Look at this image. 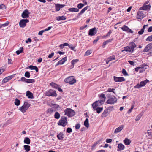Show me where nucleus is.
<instances>
[{
  "label": "nucleus",
  "instance_id": "nucleus-1",
  "mask_svg": "<svg viewBox=\"0 0 152 152\" xmlns=\"http://www.w3.org/2000/svg\"><path fill=\"white\" fill-rule=\"evenodd\" d=\"M136 47V45L134 43L131 42L129 44L128 46L124 47V50L122 51H126L132 53L134 50V48Z\"/></svg>",
  "mask_w": 152,
  "mask_h": 152
},
{
  "label": "nucleus",
  "instance_id": "nucleus-2",
  "mask_svg": "<svg viewBox=\"0 0 152 152\" xmlns=\"http://www.w3.org/2000/svg\"><path fill=\"white\" fill-rule=\"evenodd\" d=\"M67 118L66 117H62L58 123V125L65 127L68 123L67 122Z\"/></svg>",
  "mask_w": 152,
  "mask_h": 152
},
{
  "label": "nucleus",
  "instance_id": "nucleus-3",
  "mask_svg": "<svg viewBox=\"0 0 152 152\" xmlns=\"http://www.w3.org/2000/svg\"><path fill=\"white\" fill-rule=\"evenodd\" d=\"M65 115H66L69 117L74 116L75 113L74 110L70 108H66L64 111Z\"/></svg>",
  "mask_w": 152,
  "mask_h": 152
},
{
  "label": "nucleus",
  "instance_id": "nucleus-4",
  "mask_svg": "<svg viewBox=\"0 0 152 152\" xmlns=\"http://www.w3.org/2000/svg\"><path fill=\"white\" fill-rule=\"evenodd\" d=\"M30 106V104L28 102H24L23 105L20 107L19 110L23 113H24L28 110Z\"/></svg>",
  "mask_w": 152,
  "mask_h": 152
},
{
  "label": "nucleus",
  "instance_id": "nucleus-5",
  "mask_svg": "<svg viewBox=\"0 0 152 152\" xmlns=\"http://www.w3.org/2000/svg\"><path fill=\"white\" fill-rule=\"evenodd\" d=\"M64 81L66 83H69V84L73 85L76 82V80L74 77L70 76L65 79Z\"/></svg>",
  "mask_w": 152,
  "mask_h": 152
},
{
  "label": "nucleus",
  "instance_id": "nucleus-6",
  "mask_svg": "<svg viewBox=\"0 0 152 152\" xmlns=\"http://www.w3.org/2000/svg\"><path fill=\"white\" fill-rule=\"evenodd\" d=\"M103 102V101L102 100L95 101L92 104L93 109L94 110H95L96 109L98 108V107L100 106Z\"/></svg>",
  "mask_w": 152,
  "mask_h": 152
},
{
  "label": "nucleus",
  "instance_id": "nucleus-7",
  "mask_svg": "<svg viewBox=\"0 0 152 152\" xmlns=\"http://www.w3.org/2000/svg\"><path fill=\"white\" fill-rule=\"evenodd\" d=\"M107 96L109 98L106 101V102L107 104H114L117 102V99L115 97H110L109 96Z\"/></svg>",
  "mask_w": 152,
  "mask_h": 152
},
{
  "label": "nucleus",
  "instance_id": "nucleus-8",
  "mask_svg": "<svg viewBox=\"0 0 152 152\" xmlns=\"http://www.w3.org/2000/svg\"><path fill=\"white\" fill-rule=\"evenodd\" d=\"M46 95L48 96H51L56 97L57 94L56 93V91L50 89L46 93Z\"/></svg>",
  "mask_w": 152,
  "mask_h": 152
},
{
  "label": "nucleus",
  "instance_id": "nucleus-9",
  "mask_svg": "<svg viewBox=\"0 0 152 152\" xmlns=\"http://www.w3.org/2000/svg\"><path fill=\"white\" fill-rule=\"evenodd\" d=\"M28 22L29 20L27 19L21 20L19 23L20 27L22 28L26 26V23Z\"/></svg>",
  "mask_w": 152,
  "mask_h": 152
},
{
  "label": "nucleus",
  "instance_id": "nucleus-10",
  "mask_svg": "<svg viewBox=\"0 0 152 152\" xmlns=\"http://www.w3.org/2000/svg\"><path fill=\"white\" fill-rule=\"evenodd\" d=\"M121 29L124 31H126L128 33H133V32L132 31L131 29L129 28L126 26L124 25L121 28Z\"/></svg>",
  "mask_w": 152,
  "mask_h": 152
},
{
  "label": "nucleus",
  "instance_id": "nucleus-11",
  "mask_svg": "<svg viewBox=\"0 0 152 152\" xmlns=\"http://www.w3.org/2000/svg\"><path fill=\"white\" fill-rule=\"evenodd\" d=\"M145 17V15L143 12L139 11L137 13V18L138 19H141Z\"/></svg>",
  "mask_w": 152,
  "mask_h": 152
},
{
  "label": "nucleus",
  "instance_id": "nucleus-12",
  "mask_svg": "<svg viewBox=\"0 0 152 152\" xmlns=\"http://www.w3.org/2000/svg\"><path fill=\"white\" fill-rule=\"evenodd\" d=\"M96 33V28L95 27H94L89 30L88 34L89 35L92 36L95 35Z\"/></svg>",
  "mask_w": 152,
  "mask_h": 152
},
{
  "label": "nucleus",
  "instance_id": "nucleus-13",
  "mask_svg": "<svg viewBox=\"0 0 152 152\" xmlns=\"http://www.w3.org/2000/svg\"><path fill=\"white\" fill-rule=\"evenodd\" d=\"M113 77L114 81L116 82H121L125 80V79L123 77H118L114 76Z\"/></svg>",
  "mask_w": 152,
  "mask_h": 152
},
{
  "label": "nucleus",
  "instance_id": "nucleus-14",
  "mask_svg": "<svg viewBox=\"0 0 152 152\" xmlns=\"http://www.w3.org/2000/svg\"><path fill=\"white\" fill-rule=\"evenodd\" d=\"M29 14L28 10H25L22 13V17L24 18H27L29 17Z\"/></svg>",
  "mask_w": 152,
  "mask_h": 152
},
{
  "label": "nucleus",
  "instance_id": "nucleus-15",
  "mask_svg": "<svg viewBox=\"0 0 152 152\" xmlns=\"http://www.w3.org/2000/svg\"><path fill=\"white\" fill-rule=\"evenodd\" d=\"M64 6V5L60 4H55L56 10V11H59L60 10V8H62Z\"/></svg>",
  "mask_w": 152,
  "mask_h": 152
},
{
  "label": "nucleus",
  "instance_id": "nucleus-16",
  "mask_svg": "<svg viewBox=\"0 0 152 152\" xmlns=\"http://www.w3.org/2000/svg\"><path fill=\"white\" fill-rule=\"evenodd\" d=\"M152 47V44L151 43L148 44L144 48L143 51L147 52L149 51V50L151 49Z\"/></svg>",
  "mask_w": 152,
  "mask_h": 152
},
{
  "label": "nucleus",
  "instance_id": "nucleus-17",
  "mask_svg": "<svg viewBox=\"0 0 152 152\" xmlns=\"http://www.w3.org/2000/svg\"><path fill=\"white\" fill-rule=\"evenodd\" d=\"M109 113L110 112L108 111L106 109L104 110L103 113H102L101 116L103 118L105 117L108 115Z\"/></svg>",
  "mask_w": 152,
  "mask_h": 152
},
{
  "label": "nucleus",
  "instance_id": "nucleus-18",
  "mask_svg": "<svg viewBox=\"0 0 152 152\" xmlns=\"http://www.w3.org/2000/svg\"><path fill=\"white\" fill-rule=\"evenodd\" d=\"M124 128V126L121 125V126L116 128L114 131V133L117 134L121 132Z\"/></svg>",
  "mask_w": 152,
  "mask_h": 152
},
{
  "label": "nucleus",
  "instance_id": "nucleus-19",
  "mask_svg": "<svg viewBox=\"0 0 152 152\" xmlns=\"http://www.w3.org/2000/svg\"><path fill=\"white\" fill-rule=\"evenodd\" d=\"M151 6L150 5H146L141 7L139 10H146L148 9H150Z\"/></svg>",
  "mask_w": 152,
  "mask_h": 152
},
{
  "label": "nucleus",
  "instance_id": "nucleus-20",
  "mask_svg": "<svg viewBox=\"0 0 152 152\" xmlns=\"http://www.w3.org/2000/svg\"><path fill=\"white\" fill-rule=\"evenodd\" d=\"M26 95L29 98L33 99L34 98L33 94L29 91L26 92Z\"/></svg>",
  "mask_w": 152,
  "mask_h": 152
},
{
  "label": "nucleus",
  "instance_id": "nucleus-21",
  "mask_svg": "<svg viewBox=\"0 0 152 152\" xmlns=\"http://www.w3.org/2000/svg\"><path fill=\"white\" fill-rule=\"evenodd\" d=\"M146 26H148V25H144L143 28L141 29L140 31H138V34L139 35H142L143 34L144 32V31L145 29V27Z\"/></svg>",
  "mask_w": 152,
  "mask_h": 152
},
{
  "label": "nucleus",
  "instance_id": "nucleus-22",
  "mask_svg": "<svg viewBox=\"0 0 152 152\" xmlns=\"http://www.w3.org/2000/svg\"><path fill=\"white\" fill-rule=\"evenodd\" d=\"M67 60V57L66 56L63 58L61 60H60L58 62L60 64H62Z\"/></svg>",
  "mask_w": 152,
  "mask_h": 152
},
{
  "label": "nucleus",
  "instance_id": "nucleus-23",
  "mask_svg": "<svg viewBox=\"0 0 152 152\" xmlns=\"http://www.w3.org/2000/svg\"><path fill=\"white\" fill-rule=\"evenodd\" d=\"M69 11L70 12H77L79 11V10L78 9L75 8H69L68 9Z\"/></svg>",
  "mask_w": 152,
  "mask_h": 152
},
{
  "label": "nucleus",
  "instance_id": "nucleus-24",
  "mask_svg": "<svg viewBox=\"0 0 152 152\" xmlns=\"http://www.w3.org/2000/svg\"><path fill=\"white\" fill-rule=\"evenodd\" d=\"M56 19L58 21L63 20H65L66 19V18L64 16H59L56 17Z\"/></svg>",
  "mask_w": 152,
  "mask_h": 152
},
{
  "label": "nucleus",
  "instance_id": "nucleus-25",
  "mask_svg": "<svg viewBox=\"0 0 152 152\" xmlns=\"http://www.w3.org/2000/svg\"><path fill=\"white\" fill-rule=\"evenodd\" d=\"M124 142L126 145H128L130 144L131 141L128 138H125L124 141Z\"/></svg>",
  "mask_w": 152,
  "mask_h": 152
},
{
  "label": "nucleus",
  "instance_id": "nucleus-26",
  "mask_svg": "<svg viewBox=\"0 0 152 152\" xmlns=\"http://www.w3.org/2000/svg\"><path fill=\"white\" fill-rule=\"evenodd\" d=\"M88 8V7L86 6L84 7L83 9L79 12L78 14V16H79L82 14H83L84 12L87 10Z\"/></svg>",
  "mask_w": 152,
  "mask_h": 152
},
{
  "label": "nucleus",
  "instance_id": "nucleus-27",
  "mask_svg": "<svg viewBox=\"0 0 152 152\" xmlns=\"http://www.w3.org/2000/svg\"><path fill=\"white\" fill-rule=\"evenodd\" d=\"M113 40V39H109V40H107L104 42L103 43V45L102 46V48H104L105 47V45L107 44L108 43L111 42V41H112Z\"/></svg>",
  "mask_w": 152,
  "mask_h": 152
},
{
  "label": "nucleus",
  "instance_id": "nucleus-28",
  "mask_svg": "<svg viewBox=\"0 0 152 152\" xmlns=\"http://www.w3.org/2000/svg\"><path fill=\"white\" fill-rule=\"evenodd\" d=\"M64 135L63 134V133L60 132L59 134H58L57 135V137L60 140H62L64 138Z\"/></svg>",
  "mask_w": 152,
  "mask_h": 152
},
{
  "label": "nucleus",
  "instance_id": "nucleus-29",
  "mask_svg": "<svg viewBox=\"0 0 152 152\" xmlns=\"http://www.w3.org/2000/svg\"><path fill=\"white\" fill-rule=\"evenodd\" d=\"M149 81V80L146 79V80L142 81L140 83V84L141 87H143L145 86L146 83Z\"/></svg>",
  "mask_w": 152,
  "mask_h": 152
},
{
  "label": "nucleus",
  "instance_id": "nucleus-30",
  "mask_svg": "<svg viewBox=\"0 0 152 152\" xmlns=\"http://www.w3.org/2000/svg\"><path fill=\"white\" fill-rule=\"evenodd\" d=\"M24 142L26 144H29L30 143V140L28 137H26L24 140Z\"/></svg>",
  "mask_w": 152,
  "mask_h": 152
},
{
  "label": "nucleus",
  "instance_id": "nucleus-31",
  "mask_svg": "<svg viewBox=\"0 0 152 152\" xmlns=\"http://www.w3.org/2000/svg\"><path fill=\"white\" fill-rule=\"evenodd\" d=\"M23 147L26 152H28L30 150V146L28 145H25Z\"/></svg>",
  "mask_w": 152,
  "mask_h": 152
},
{
  "label": "nucleus",
  "instance_id": "nucleus-32",
  "mask_svg": "<svg viewBox=\"0 0 152 152\" xmlns=\"http://www.w3.org/2000/svg\"><path fill=\"white\" fill-rule=\"evenodd\" d=\"M50 85L52 87L56 89H57L59 86L58 85L53 82L51 83Z\"/></svg>",
  "mask_w": 152,
  "mask_h": 152
},
{
  "label": "nucleus",
  "instance_id": "nucleus-33",
  "mask_svg": "<svg viewBox=\"0 0 152 152\" xmlns=\"http://www.w3.org/2000/svg\"><path fill=\"white\" fill-rule=\"evenodd\" d=\"M84 125L87 128L89 127V124L88 123V119L87 118L84 122Z\"/></svg>",
  "mask_w": 152,
  "mask_h": 152
},
{
  "label": "nucleus",
  "instance_id": "nucleus-34",
  "mask_svg": "<svg viewBox=\"0 0 152 152\" xmlns=\"http://www.w3.org/2000/svg\"><path fill=\"white\" fill-rule=\"evenodd\" d=\"M54 118L56 119H58L60 117V115L58 112H56L54 115Z\"/></svg>",
  "mask_w": 152,
  "mask_h": 152
},
{
  "label": "nucleus",
  "instance_id": "nucleus-35",
  "mask_svg": "<svg viewBox=\"0 0 152 152\" xmlns=\"http://www.w3.org/2000/svg\"><path fill=\"white\" fill-rule=\"evenodd\" d=\"M118 147L120 150H124L125 148L124 145L122 143L119 144L118 145Z\"/></svg>",
  "mask_w": 152,
  "mask_h": 152
},
{
  "label": "nucleus",
  "instance_id": "nucleus-36",
  "mask_svg": "<svg viewBox=\"0 0 152 152\" xmlns=\"http://www.w3.org/2000/svg\"><path fill=\"white\" fill-rule=\"evenodd\" d=\"M78 61V59L73 60L71 61L72 65L71 66V68H73L74 67V64L77 62Z\"/></svg>",
  "mask_w": 152,
  "mask_h": 152
},
{
  "label": "nucleus",
  "instance_id": "nucleus-37",
  "mask_svg": "<svg viewBox=\"0 0 152 152\" xmlns=\"http://www.w3.org/2000/svg\"><path fill=\"white\" fill-rule=\"evenodd\" d=\"M103 108L102 107H98L95 110H96V112L98 113H100L103 110Z\"/></svg>",
  "mask_w": 152,
  "mask_h": 152
},
{
  "label": "nucleus",
  "instance_id": "nucleus-38",
  "mask_svg": "<svg viewBox=\"0 0 152 152\" xmlns=\"http://www.w3.org/2000/svg\"><path fill=\"white\" fill-rule=\"evenodd\" d=\"M23 48H20L19 50L17 51L16 52V54L17 55H19L20 53H22L23 52Z\"/></svg>",
  "mask_w": 152,
  "mask_h": 152
},
{
  "label": "nucleus",
  "instance_id": "nucleus-39",
  "mask_svg": "<svg viewBox=\"0 0 152 152\" xmlns=\"http://www.w3.org/2000/svg\"><path fill=\"white\" fill-rule=\"evenodd\" d=\"M142 115V114L141 113L139 114L135 118V121H138L141 118Z\"/></svg>",
  "mask_w": 152,
  "mask_h": 152
},
{
  "label": "nucleus",
  "instance_id": "nucleus-40",
  "mask_svg": "<svg viewBox=\"0 0 152 152\" xmlns=\"http://www.w3.org/2000/svg\"><path fill=\"white\" fill-rule=\"evenodd\" d=\"M35 82L34 79H27L26 83H31Z\"/></svg>",
  "mask_w": 152,
  "mask_h": 152
},
{
  "label": "nucleus",
  "instance_id": "nucleus-41",
  "mask_svg": "<svg viewBox=\"0 0 152 152\" xmlns=\"http://www.w3.org/2000/svg\"><path fill=\"white\" fill-rule=\"evenodd\" d=\"M122 72L124 75L126 76L128 75L127 73L124 69H123Z\"/></svg>",
  "mask_w": 152,
  "mask_h": 152
},
{
  "label": "nucleus",
  "instance_id": "nucleus-42",
  "mask_svg": "<svg viewBox=\"0 0 152 152\" xmlns=\"http://www.w3.org/2000/svg\"><path fill=\"white\" fill-rule=\"evenodd\" d=\"M84 4L81 3H80L78 4L77 5V8L79 9H81L84 6Z\"/></svg>",
  "mask_w": 152,
  "mask_h": 152
},
{
  "label": "nucleus",
  "instance_id": "nucleus-43",
  "mask_svg": "<svg viewBox=\"0 0 152 152\" xmlns=\"http://www.w3.org/2000/svg\"><path fill=\"white\" fill-rule=\"evenodd\" d=\"M20 103V100L17 99H16L15 100V105L17 106H18L19 105Z\"/></svg>",
  "mask_w": 152,
  "mask_h": 152
},
{
  "label": "nucleus",
  "instance_id": "nucleus-44",
  "mask_svg": "<svg viewBox=\"0 0 152 152\" xmlns=\"http://www.w3.org/2000/svg\"><path fill=\"white\" fill-rule=\"evenodd\" d=\"M147 41H152V35L148 36L146 39Z\"/></svg>",
  "mask_w": 152,
  "mask_h": 152
},
{
  "label": "nucleus",
  "instance_id": "nucleus-45",
  "mask_svg": "<svg viewBox=\"0 0 152 152\" xmlns=\"http://www.w3.org/2000/svg\"><path fill=\"white\" fill-rule=\"evenodd\" d=\"M24 76L26 77L29 78L30 77V74L29 72L26 71L25 74Z\"/></svg>",
  "mask_w": 152,
  "mask_h": 152
},
{
  "label": "nucleus",
  "instance_id": "nucleus-46",
  "mask_svg": "<svg viewBox=\"0 0 152 152\" xmlns=\"http://www.w3.org/2000/svg\"><path fill=\"white\" fill-rule=\"evenodd\" d=\"M115 58V55H113L112 56H110L108 59L109 60V61H111L114 60Z\"/></svg>",
  "mask_w": 152,
  "mask_h": 152
},
{
  "label": "nucleus",
  "instance_id": "nucleus-47",
  "mask_svg": "<svg viewBox=\"0 0 152 152\" xmlns=\"http://www.w3.org/2000/svg\"><path fill=\"white\" fill-rule=\"evenodd\" d=\"M115 89L114 88H109L108 89V90L107 91H106V92H113L114 94H115V93L114 91L115 90Z\"/></svg>",
  "mask_w": 152,
  "mask_h": 152
},
{
  "label": "nucleus",
  "instance_id": "nucleus-48",
  "mask_svg": "<svg viewBox=\"0 0 152 152\" xmlns=\"http://www.w3.org/2000/svg\"><path fill=\"white\" fill-rule=\"evenodd\" d=\"M106 109L108 111H109V110L112 111L114 109L113 107V106H110L106 108Z\"/></svg>",
  "mask_w": 152,
  "mask_h": 152
},
{
  "label": "nucleus",
  "instance_id": "nucleus-49",
  "mask_svg": "<svg viewBox=\"0 0 152 152\" xmlns=\"http://www.w3.org/2000/svg\"><path fill=\"white\" fill-rule=\"evenodd\" d=\"M69 47V48H70L72 50H74L75 51L76 50H74V49L75 48V47L74 46L72 45H69L68 46Z\"/></svg>",
  "mask_w": 152,
  "mask_h": 152
},
{
  "label": "nucleus",
  "instance_id": "nucleus-50",
  "mask_svg": "<svg viewBox=\"0 0 152 152\" xmlns=\"http://www.w3.org/2000/svg\"><path fill=\"white\" fill-rule=\"evenodd\" d=\"M54 111V110L53 108L49 109L48 110V112L50 114H51Z\"/></svg>",
  "mask_w": 152,
  "mask_h": 152
},
{
  "label": "nucleus",
  "instance_id": "nucleus-51",
  "mask_svg": "<svg viewBox=\"0 0 152 152\" xmlns=\"http://www.w3.org/2000/svg\"><path fill=\"white\" fill-rule=\"evenodd\" d=\"M66 131L68 133H70L72 132V130L71 128L68 127L66 129Z\"/></svg>",
  "mask_w": 152,
  "mask_h": 152
},
{
  "label": "nucleus",
  "instance_id": "nucleus-52",
  "mask_svg": "<svg viewBox=\"0 0 152 152\" xmlns=\"http://www.w3.org/2000/svg\"><path fill=\"white\" fill-rule=\"evenodd\" d=\"M9 80L7 79V77H6L3 79V80L2 81V83H4L7 82Z\"/></svg>",
  "mask_w": 152,
  "mask_h": 152
},
{
  "label": "nucleus",
  "instance_id": "nucleus-53",
  "mask_svg": "<svg viewBox=\"0 0 152 152\" xmlns=\"http://www.w3.org/2000/svg\"><path fill=\"white\" fill-rule=\"evenodd\" d=\"M6 8V7L5 5L3 4L0 5V10L2 9H5Z\"/></svg>",
  "mask_w": 152,
  "mask_h": 152
},
{
  "label": "nucleus",
  "instance_id": "nucleus-54",
  "mask_svg": "<svg viewBox=\"0 0 152 152\" xmlns=\"http://www.w3.org/2000/svg\"><path fill=\"white\" fill-rule=\"evenodd\" d=\"M142 87L141 86L140 84H137L136 86H134V88H140Z\"/></svg>",
  "mask_w": 152,
  "mask_h": 152
},
{
  "label": "nucleus",
  "instance_id": "nucleus-55",
  "mask_svg": "<svg viewBox=\"0 0 152 152\" xmlns=\"http://www.w3.org/2000/svg\"><path fill=\"white\" fill-rule=\"evenodd\" d=\"M91 52L89 50H87L85 54V56H87L89 55L91 53Z\"/></svg>",
  "mask_w": 152,
  "mask_h": 152
},
{
  "label": "nucleus",
  "instance_id": "nucleus-56",
  "mask_svg": "<svg viewBox=\"0 0 152 152\" xmlns=\"http://www.w3.org/2000/svg\"><path fill=\"white\" fill-rule=\"evenodd\" d=\"M54 52L52 53L51 54H49L48 56V58H51L53 57V56H54Z\"/></svg>",
  "mask_w": 152,
  "mask_h": 152
},
{
  "label": "nucleus",
  "instance_id": "nucleus-57",
  "mask_svg": "<svg viewBox=\"0 0 152 152\" xmlns=\"http://www.w3.org/2000/svg\"><path fill=\"white\" fill-rule=\"evenodd\" d=\"M36 66H33L32 65H30L29 66V68L31 70H34L35 67Z\"/></svg>",
  "mask_w": 152,
  "mask_h": 152
},
{
  "label": "nucleus",
  "instance_id": "nucleus-58",
  "mask_svg": "<svg viewBox=\"0 0 152 152\" xmlns=\"http://www.w3.org/2000/svg\"><path fill=\"white\" fill-rule=\"evenodd\" d=\"M20 80H21L22 81H23V82H26V80L27 79H26L25 77H22L21 79H20Z\"/></svg>",
  "mask_w": 152,
  "mask_h": 152
},
{
  "label": "nucleus",
  "instance_id": "nucleus-59",
  "mask_svg": "<svg viewBox=\"0 0 152 152\" xmlns=\"http://www.w3.org/2000/svg\"><path fill=\"white\" fill-rule=\"evenodd\" d=\"M112 141V139H107L106 140V142L107 143L111 142Z\"/></svg>",
  "mask_w": 152,
  "mask_h": 152
},
{
  "label": "nucleus",
  "instance_id": "nucleus-60",
  "mask_svg": "<svg viewBox=\"0 0 152 152\" xmlns=\"http://www.w3.org/2000/svg\"><path fill=\"white\" fill-rule=\"evenodd\" d=\"M80 127V124H77L75 126V128L76 129H79Z\"/></svg>",
  "mask_w": 152,
  "mask_h": 152
},
{
  "label": "nucleus",
  "instance_id": "nucleus-61",
  "mask_svg": "<svg viewBox=\"0 0 152 152\" xmlns=\"http://www.w3.org/2000/svg\"><path fill=\"white\" fill-rule=\"evenodd\" d=\"M128 62L130 64V65L133 66L134 65V62L133 61H128Z\"/></svg>",
  "mask_w": 152,
  "mask_h": 152
},
{
  "label": "nucleus",
  "instance_id": "nucleus-62",
  "mask_svg": "<svg viewBox=\"0 0 152 152\" xmlns=\"http://www.w3.org/2000/svg\"><path fill=\"white\" fill-rule=\"evenodd\" d=\"M45 31V30H42L39 32L38 34L39 35H41Z\"/></svg>",
  "mask_w": 152,
  "mask_h": 152
},
{
  "label": "nucleus",
  "instance_id": "nucleus-63",
  "mask_svg": "<svg viewBox=\"0 0 152 152\" xmlns=\"http://www.w3.org/2000/svg\"><path fill=\"white\" fill-rule=\"evenodd\" d=\"M112 31L111 30H110L108 32L107 34L106 37H108L110 35V34L112 33Z\"/></svg>",
  "mask_w": 152,
  "mask_h": 152
},
{
  "label": "nucleus",
  "instance_id": "nucleus-64",
  "mask_svg": "<svg viewBox=\"0 0 152 152\" xmlns=\"http://www.w3.org/2000/svg\"><path fill=\"white\" fill-rule=\"evenodd\" d=\"M148 31L149 32H150L152 31V26L150 27L148 30Z\"/></svg>",
  "mask_w": 152,
  "mask_h": 152
}]
</instances>
